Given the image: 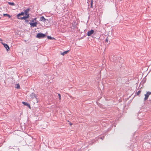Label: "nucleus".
<instances>
[{
	"instance_id": "obj_23",
	"label": "nucleus",
	"mask_w": 151,
	"mask_h": 151,
	"mask_svg": "<svg viewBox=\"0 0 151 151\" xmlns=\"http://www.w3.org/2000/svg\"><path fill=\"white\" fill-rule=\"evenodd\" d=\"M92 2H91V6H92Z\"/></svg>"
},
{
	"instance_id": "obj_15",
	"label": "nucleus",
	"mask_w": 151,
	"mask_h": 151,
	"mask_svg": "<svg viewBox=\"0 0 151 151\" xmlns=\"http://www.w3.org/2000/svg\"><path fill=\"white\" fill-rule=\"evenodd\" d=\"M3 15L4 16H8L9 17V18H10L11 17V16L9 14H3Z\"/></svg>"
},
{
	"instance_id": "obj_18",
	"label": "nucleus",
	"mask_w": 151,
	"mask_h": 151,
	"mask_svg": "<svg viewBox=\"0 0 151 151\" xmlns=\"http://www.w3.org/2000/svg\"><path fill=\"white\" fill-rule=\"evenodd\" d=\"M141 92V91H139L137 93V95H139V94H140V93Z\"/></svg>"
},
{
	"instance_id": "obj_4",
	"label": "nucleus",
	"mask_w": 151,
	"mask_h": 151,
	"mask_svg": "<svg viewBox=\"0 0 151 151\" xmlns=\"http://www.w3.org/2000/svg\"><path fill=\"white\" fill-rule=\"evenodd\" d=\"M94 30L93 29H91V30L88 31L87 32V35L88 36H91L94 33Z\"/></svg>"
},
{
	"instance_id": "obj_22",
	"label": "nucleus",
	"mask_w": 151,
	"mask_h": 151,
	"mask_svg": "<svg viewBox=\"0 0 151 151\" xmlns=\"http://www.w3.org/2000/svg\"><path fill=\"white\" fill-rule=\"evenodd\" d=\"M0 41H2V40L1 39H0Z\"/></svg>"
},
{
	"instance_id": "obj_10",
	"label": "nucleus",
	"mask_w": 151,
	"mask_h": 151,
	"mask_svg": "<svg viewBox=\"0 0 151 151\" xmlns=\"http://www.w3.org/2000/svg\"><path fill=\"white\" fill-rule=\"evenodd\" d=\"M30 96L32 98V99H34V98H36L35 94L33 93H32L30 95Z\"/></svg>"
},
{
	"instance_id": "obj_11",
	"label": "nucleus",
	"mask_w": 151,
	"mask_h": 151,
	"mask_svg": "<svg viewBox=\"0 0 151 151\" xmlns=\"http://www.w3.org/2000/svg\"><path fill=\"white\" fill-rule=\"evenodd\" d=\"M24 12H22L21 13L18 14L17 15V17H19L20 16L24 15Z\"/></svg>"
},
{
	"instance_id": "obj_21",
	"label": "nucleus",
	"mask_w": 151,
	"mask_h": 151,
	"mask_svg": "<svg viewBox=\"0 0 151 151\" xmlns=\"http://www.w3.org/2000/svg\"><path fill=\"white\" fill-rule=\"evenodd\" d=\"M70 125H71L72 124V123H70Z\"/></svg>"
},
{
	"instance_id": "obj_5",
	"label": "nucleus",
	"mask_w": 151,
	"mask_h": 151,
	"mask_svg": "<svg viewBox=\"0 0 151 151\" xmlns=\"http://www.w3.org/2000/svg\"><path fill=\"white\" fill-rule=\"evenodd\" d=\"M32 26V27H36L37 26V22H35V23H29Z\"/></svg>"
},
{
	"instance_id": "obj_2",
	"label": "nucleus",
	"mask_w": 151,
	"mask_h": 151,
	"mask_svg": "<svg viewBox=\"0 0 151 151\" xmlns=\"http://www.w3.org/2000/svg\"><path fill=\"white\" fill-rule=\"evenodd\" d=\"M151 94V92H147L146 94H145V97L144 98V100L146 101L148 98L149 96Z\"/></svg>"
},
{
	"instance_id": "obj_7",
	"label": "nucleus",
	"mask_w": 151,
	"mask_h": 151,
	"mask_svg": "<svg viewBox=\"0 0 151 151\" xmlns=\"http://www.w3.org/2000/svg\"><path fill=\"white\" fill-rule=\"evenodd\" d=\"M40 20L45 22L46 20L48 21V20L45 19L43 16H42L40 18Z\"/></svg>"
},
{
	"instance_id": "obj_8",
	"label": "nucleus",
	"mask_w": 151,
	"mask_h": 151,
	"mask_svg": "<svg viewBox=\"0 0 151 151\" xmlns=\"http://www.w3.org/2000/svg\"><path fill=\"white\" fill-rule=\"evenodd\" d=\"M17 18H18L19 19H24L25 20L26 19L28 18V17L27 16H24L23 17H17Z\"/></svg>"
},
{
	"instance_id": "obj_12",
	"label": "nucleus",
	"mask_w": 151,
	"mask_h": 151,
	"mask_svg": "<svg viewBox=\"0 0 151 151\" xmlns=\"http://www.w3.org/2000/svg\"><path fill=\"white\" fill-rule=\"evenodd\" d=\"M69 51H66L63 52L61 53V54L63 55H65L67 54Z\"/></svg>"
},
{
	"instance_id": "obj_24",
	"label": "nucleus",
	"mask_w": 151,
	"mask_h": 151,
	"mask_svg": "<svg viewBox=\"0 0 151 151\" xmlns=\"http://www.w3.org/2000/svg\"><path fill=\"white\" fill-rule=\"evenodd\" d=\"M1 19V17H0V19Z\"/></svg>"
},
{
	"instance_id": "obj_16",
	"label": "nucleus",
	"mask_w": 151,
	"mask_h": 151,
	"mask_svg": "<svg viewBox=\"0 0 151 151\" xmlns=\"http://www.w3.org/2000/svg\"><path fill=\"white\" fill-rule=\"evenodd\" d=\"M16 85L17 86L16 88L17 89L19 88H20V86L19 84H18L17 85Z\"/></svg>"
},
{
	"instance_id": "obj_19",
	"label": "nucleus",
	"mask_w": 151,
	"mask_h": 151,
	"mask_svg": "<svg viewBox=\"0 0 151 151\" xmlns=\"http://www.w3.org/2000/svg\"><path fill=\"white\" fill-rule=\"evenodd\" d=\"M25 22H27V23H28L29 22V21L28 20H26L25 19Z\"/></svg>"
},
{
	"instance_id": "obj_20",
	"label": "nucleus",
	"mask_w": 151,
	"mask_h": 151,
	"mask_svg": "<svg viewBox=\"0 0 151 151\" xmlns=\"http://www.w3.org/2000/svg\"><path fill=\"white\" fill-rule=\"evenodd\" d=\"M105 41L106 42H108V39L107 38H106V40H105Z\"/></svg>"
},
{
	"instance_id": "obj_9",
	"label": "nucleus",
	"mask_w": 151,
	"mask_h": 151,
	"mask_svg": "<svg viewBox=\"0 0 151 151\" xmlns=\"http://www.w3.org/2000/svg\"><path fill=\"white\" fill-rule=\"evenodd\" d=\"M22 103L25 105L27 106L28 107L30 108V106L29 104H28L27 103L24 102H23Z\"/></svg>"
},
{
	"instance_id": "obj_13",
	"label": "nucleus",
	"mask_w": 151,
	"mask_h": 151,
	"mask_svg": "<svg viewBox=\"0 0 151 151\" xmlns=\"http://www.w3.org/2000/svg\"><path fill=\"white\" fill-rule=\"evenodd\" d=\"M8 4H9L11 6H14L15 5V4L13 2H8Z\"/></svg>"
},
{
	"instance_id": "obj_6",
	"label": "nucleus",
	"mask_w": 151,
	"mask_h": 151,
	"mask_svg": "<svg viewBox=\"0 0 151 151\" xmlns=\"http://www.w3.org/2000/svg\"><path fill=\"white\" fill-rule=\"evenodd\" d=\"M2 44L4 45V47L6 49V50L8 51V50L9 49V47L8 45L6 44L2 43Z\"/></svg>"
},
{
	"instance_id": "obj_3",
	"label": "nucleus",
	"mask_w": 151,
	"mask_h": 151,
	"mask_svg": "<svg viewBox=\"0 0 151 151\" xmlns=\"http://www.w3.org/2000/svg\"><path fill=\"white\" fill-rule=\"evenodd\" d=\"M29 9H27L24 11V14L26 15V16L28 17V18L29 17V14H28V12L29 11Z\"/></svg>"
},
{
	"instance_id": "obj_1",
	"label": "nucleus",
	"mask_w": 151,
	"mask_h": 151,
	"mask_svg": "<svg viewBox=\"0 0 151 151\" xmlns=\"http://www.w3.org/2000/svg\"><path fill=\"white\" fill-rule=\"evenodd\" d=\"M46 36V35L42 33H38L37 35V37L38 38H44Z\"/></svg>"
},
{
	"instance_id": "obj_14",
	"label": "nucleus",
	"mask_w": 151,
	"mask_h": 151,
	"mask_svg": "<svg viewBox=\"0 0 151 151\" xmlns=\"http://www.w3.org/2000/svg\"><path fill=\"white\" fill-rule=\"evenodd\" d=\"M47 37L48 39L50 40H53L55 39L54 37H52L51 36H47Z\"/></svg>"
},
{
	"instance_id": "obj_17",
	"label": "nucleus",
	"mask_w": 151,
	"mask_h": 151,
	"mask_svg": "<svg viewBox=\"0 0 151 151\" xmlns=\"http://www.w3.org/2000/svg\"><path fill=\"white\" fill-rule=\"evenodd\" d=\"M58 96H59V99L60 100H61V96L60 94H59V93H58Z\"/></svg>"
}]
</instances>
